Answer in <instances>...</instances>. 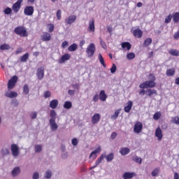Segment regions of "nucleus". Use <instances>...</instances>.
<instances>
[{"label":"nucleus","instance_id":"61","mask_svg":"<svg viewBox=\"0 0 179 179\" xmlns=\"http://www.w3.org/2000/svg\"><path fill=\"white\" fill-rule=\"evenodd\" d=\"M39 177H40V175L38 174V172H35V173H34V175H33L32 178H33V179H38Z\"/></svg>","mask_w":179,"mask_h":179},{"label":"nucleus","instance_id":"29","mask_svg":"<svg viewBox=\"0 0 179 179\" xmlns=\"http://www.w3.org/2000/svg\"><path fill=\"white\" fill-rule=\"evenodd\" d=\"M132 47V45H131V43L129 42H123L122 43V48L124 49H127V51H129V50H131V48Z\"/></svg>","mask_w":179,"mask_h":179},{"label":"nucleus","instance_id":"42","mask_svg":"<svg viewBox=\"0 0 179 179\" xmlns=\"http://www.w3.org/2000/svg\"><path fill=\"white\" fill-rule=\"evenodd\" d=\"M29 59V52L25 53L20 58L21 62H26Z\"/></svg>","mask_w":179,"mask_h":179},{"label":"nucleus","instance_id":"19","mask_svg":"<svg viewBox=\"0 0 179 179\" xmlns=\"http://www.w3.org/2000/svg\"><path fill=\"white\" fill-rule=\"evenodd\" d=\"M88 30L90 31H92V33H94L95 27H94V19H92L89 21V27Z\"/></svg>","mask_w":179,"mask_h":179},{"label":"nucleus","instance_id":"32","mask_svg":"<svg viewBox=\"0 0 179 179\" xmlns=\"http://www.w3.org/2000/svg\"><path fill=\"white\" fill-rule=\"evenodd\" d=\"M63 107L64 108H66V110H70V108H72V102L69 101H66L64 102Z\"/></svg>","mask_w":179,"mask_h":179},{"label":"nucleus","instance_id":"30","mask_svg":"<svg viewBox=\"0 0 179 179\" xmlns=\"http://www.w3.org/2000/svg\"><path fill=\"white\" fill-rule=\"evenodd\" d=\"M172 19L173 23H179V13H174L172 15Z\"/></svg>","mask_w":179,"mask_h":179},{"label":"nucleus","instance_id":"48","mask_svg":"<svg viewBox=\"0 0 179 179\" xmlns=\"http://www.w3.org/2000/svg\"><path fill=\"white\" fill-rule=\"evenodd\" d=\"M62 11L61 10H58L56 13L57 20H61V19L62 18Z\"/></svg>","mask_w":179,"mask_h":179},{"label":"nucleus","instance_id":"40","mask_svg":"<svg viewBox=\"0 0 179 179\" xmlns=\"http://www.w3.org/2000/svg\"><path fill=\"white\" fill-rule=\"evenodd\" d=\"M171 122H172V124H176V125H179V117L178 116L173 117L171 120Z\"/></svg>","mask_w":179,"mask_h":179},{"label":"nucleus","instance_id":"16","mask_svg":"<svg viewBox=\"0 0 179 179\" xmlns=\"http://www.w3.org/2000/svg\"><path fill=\"white\" fill-rule=\"evenodd\" d=\"M100 114L95 113L92 117V123L94 124H98L99 121H100Z\"/></svg>","mask_w":179,"mask_h":179},{"label":"nucleus","instance_id":"36","mask_svg":"<svg viewBox=\"0 0 179 179\" xmlns=\"http://www.w3.org/2000/svg\"><path fill=\"white\" fill-rule=\"evenodd\" d=\"M161 117L162 113L160 111H157L153 115V120H155V121H158V120H160Z\"/></svg>","mask_w":179,"mask_h":179},{"label":"nucleus","instance_id":"53","mask_svg":"<svg viewBox=\"0 0 179 179\" xmlns=\"http://www.w3.org/2000/svg\"><path fill=\"white\" fill-rule=\"evenodd\" d=\"M115 71H117V66L113 64L112 67L110 68V72L111 73H115Z\"/></svg>","mask_w":179,"mask_h":179},{"label":"nucleus","instance_id":"18","mask_svg":"<svg viewBox=\"0 0 179 179\" xmlns=\"http://www.w3.org/2000/svg\"><path fill=\"white\" fill-rule=\"evenodd\" d=\"M49 122H50V128L52 131H57V129H58V124H57V123L55 122V120L52 119L49 120Z\"/></svg>","mask_w":179,"mask_h":179},{"label":"nucleus","instance_id":"14","mask_svg":"<svg viewBox=\"0 0 179 179\" xmlns=\"http://www.w3.org/2000/svg\"><path fill=\"white\" fill-rule=\"evenodd\" d=\"M134 177H136V173L134 172H125L122 176V178L126 179L134 178Z\"/></svg>","mask_w":179,"mask_h":179},{"label":"nucleus","instance_id":"8","mask_svg":"<svg viewBox=\"0 0 179 179\" xmlns=\"http://www.w3.org/2000/svg\"><path fill=\"white\" fill-rule=\"evenodd\" d=\"M24 13L26 16H32L34 13V7L31 6H26L24 9Z\"/></svg>","mask_w":179,"mask_h":179},{"label":"nucleus","instance_id":"64","mask_svg":"<svg viewBox=\"0 0 179 179\" xmlns=\"http://www.w3.org/2000/svg\"><path fill=\"white\" fill-rule=\"evenodd\" d=\"M66 47H68V41H66L62 42V48H66Z\"/></svg>","mask_w":179,"mask_h":179},{"label":"nucleus","instance_id":"45","mask_svg":"<svg viewBox=\"0 0 179 179\" xmlns=\"http://www.w3.org/2000/svg\"><path fill=\"white\" fill-rule=\"evenodd\" d=\"M41 150H43V147L41 146V145H35L36 153H40V152H41Z\"/></svg>","mask_w":179,"mask_h":179},{"label":"nucleus","instance_id":"10","mask_svg":"<svg viewBox=\"0 0 179 179\" xmlns=\"http://www.w3.org/2000/svg\"><path fill=\"white\" fill-rule=\"evenodd\" d=\"M36 76L39 80H41L44 78V67H40L37 69Z\"/></svg>","mask_w":179,"mask_h":179},{"label":"nucleus","instance_id":"58","mask_svg":"<svg viewBox=\"0 0 179 179\" xmlns=\"http://www.w3.org/2000/svg\"><path fill=\"white\" fill-rule=\"evenodd\" d=\"M94 103H97L99 101V94H95L92 99Z\"/></svg>","mask_w":179,"mask_h":179},{"label":"nucleus","instance_id":"47","mask_svg":"<svg viewBox=\"0 0 179 179\" xmlns=\"http://www.w3.org/2000/svg\"><path fill=\"white\" fill-rule=\"evenodd\" d=\"M4 15H10L12 13V8L7 7L4 10H3Z\"/></svg>","mask_w":179,"mask_h":179},{"label":"nucleus","instance_id":"11","mask_svg":"<svg viewBox=\"0 0 179 179\" xmlns=\"http://www.w3.org/2000/svg\"><path fill=\"white\" fill-rule=\"evenodd\" d=\"M155 136L158 138V141H162L163 139V133L160 127H158L155 130Z\"/></svg>","mask_w":179,"mask_h":179},{"label":"nucleus","instance_id":"62","mask_svg":"<svg viewBox=\"0 0 179 179\" xmlns=\"http://www.w3.org/2000/svg\"><path fill=\"white\" fill-rule=\"evenodd\" d=\"M68 93L70 96H75V90H69Z\"/></svg>","mask_w":179,"mask_h":179},{"label":"nucleus","instance_id":"21","mask_svg":"<svg viewBox=\"0 0 179 179\" xmlns=\"http://www.w3.org/2000/svg\"><path fill=\"white\" fill-rule=\"evenodd\" d=\"M131 152V150L129 148H122L120 150V153L122 156H127Z\"/></svg>","mask_w":179,"mask_h":179},{"label":"nucleus","instance_id":"37","mask_svg":"<svg viewBox=\"0 0 179 179\" xmlns=\"http://www.w3.org/2000/svg\"><path fill=\"white\" fill-rule=\"evenodd\" d=\"M169 54H171V55H173V57H178L179 51L177 50L176 49H171L169 50Z\"/></svg>","mask_w":179,"mask_h":179},{"label":"nucleus","instance_id":"38","mask_svg":"<svg viewBox=\"0 0 179 179\" xmlns=\"http://www.w3.org/2000/svg\"><path fill=\"white\" fill-rule=\"evenodd\" d=\"M50 116L51 117L50 120H57V112H55L54 110H51L50 112Z\"/></svg>","mask_w":179,"mask_h":179},{"label":"nucleus","instance_id":"27","mask_svg":"<svg viewBox=\"0 0 179 179\" xmlns=\"http://www.w3.org/2000/svg\"><path fill=\"white\" fill-rule=\"evenodd\" d=\"M176 74V69L171 68V69H168L166 72V76H174Z\"/></svg>","mask_w":179,"mask_h":179},{"label":"nucleus","instance_id":"50","mask_svg":"<svg viewBox=\"0 0 179 179\" xmlns=\"http://www.w3.org/2000/svg\"><path fill=\"white\" fill-rule=\"evenodd\" d=\"M43 96L45 97V99H50V97L51 96V92L45 91L43 93Z\"/></svg>","mask_w":179,"mask_h":179},{"label":"nucleus","instance_id":"23","mask_svg":"<svg viewBox=\"0 0 179 179\" xmlns=\"http://www.w3.org/2000/svg\"><path fill=\"white\" fill-rule=\"evenodd\" d=\"M104 157H106V153L102 154L96 161L95 162V166L92 167V169H94L95 167H97V166H99V164H100V163H101V162H103Z\"/></svg>","mask_w":179,"mask_h":179},{"label":"nucleus","instance_id":"25","mask_svg":"<svg viewBox=\"0 0 179 179\" xmlns=\"http://www.w3.org/2000/svg\"><path fill=\"white\" fill-rule=\"evenodd\" d=\"M58 104H59V102L57 99H53L50 102L49 106L50 108H52L53 110H55V108H57V107H58Z\"/></svg>","mask_w":179,"mask_h":179},{"label":"nucleus","instance_id":"35","mask_svg":"<svg viewBox=\"0 0 179 179\" xmlns=\"http://www.w3.org/2000/svg\"><path fill=\"white\" fill-rule=\"evenodd\" d=\"M78 50V45L76 43H73L68 48V50L70 52L76 51Z\"/></svg>","mask_w":179,"mask_h":179},{"label":"nucleus","instance_id":"22","mask_svg":"<svg viewBox=\"0 0 179 179\" xmlns=\"http://www.w3.org/2000/svg\"><path fill=\"white\" fill-rule=\"evenodd\" d=\"M132 106H133V103L132 101H129L127 102V106H124V113H130L131 110H132Z\"/></svg>","mask_w":179,"mask_h":179},{"label":"nucleus","instance_id":"60","mask_svg":"<svg viewBox=\"0 0 179 179\" xmlns=\"http://www.w3.org/2000/svg\"><path fill=\"white\" fill-rule=\"evenodd\" d=\"M173 38H174V40L179 39V30L174 34Z\"/></svg>","mask_w":179,"mask_h":179},{"label":"nucleus","instance_id":"44","mask_svg":"<svg viewBox=\"0 0 179 179\" xmlns=\"http://www.w3.org/2000/svg\"><path fill=\"white\" fill-rule=\"evenodd\" d=\"M134 162H135L136 163H138V164H142V158L138 157V156H135L133 158Z\"/></svg>","mask_w":179,"mask_h":179},{"label":"nucleus","instance_id":"7","mask_svg":"<svg viewBox=\"0 0 179 179\" xmlns=\"http://www.w3.org/2000/svg\"><path fill=\"white\" fill-rule=\"evenodd\" d=\"M10 150H11L12 155H13V156H14V157H17V155H20L19 146H17V145H16V144L11 145Z\"/></svg>","mask_w":179,"mask_h":179},{"label":"nucleus","instance_id":"34","mask_svg":"<svg viewBox=\"0 0 179 179\" xmlns=\"http://www.w3.org/2000/svg\"><path fill=\"white\" fill-rule=\"evenodd\" d=\"M152 38H148L144 41V43L143 44V47H149L152 44Z\"/></svg>","mask_w":179,"mask_h":179},{"label":"nucleus","instance_id":"52","mask_svg":"<svg viewBox=\"0 0 179 179\" xmlns=\"http://www.w3.org/2000/svg\"><path fill=\"white\" fill-rule=\"evenodd\" d=\"M171 19H173V17L171 16V15L166 16L165 18V23L166 24L170 23V22H171Z\"/></svg>","mask_w":179,"mask_h":179},{"label":"nucleus","instance_id":"55","mask_svg":"<svg viewBox=\"0 0 179 179\" xmlns=\"http://www.w3.org/2000/svg\"><path fill=\"white\" fill-rule=\"evenodd\" d=\"M71 143H72V145H73V146H76V145H78V143H79V142L78 141V139L77 138H73L72 140H71Z\"/></svg>","mask_w":179,"mask_h":179},{"label":"nucleus","instance_id":"4","mask_svg":"<svg viewBox=\"0 0 179 179\" xmlns=\"http://www.w3.org/2000/svg\"><path fill=\"white\" fill-rule=\"evenodd\" d=\"M96 51V46L94 45V43H90L87 47L86 50V52L88 55L89 58H92L94 55V52Z\"/></svg>","mask_w":179,"mask_h":179},{"label":"nucleus","instance_id":"12","mask_svg":"<svg viewBox=\"0 0 179 179\" xmlns=\"http://www.w3.org/2000/svg\"><path fill=\"white\" fill-rule=\"evenodd\" d=\"M133 35L137 38H142V36H143V31H142L141 29H136L133 30Z\"/></svg>","mask_w":179,"mask_h":179},{"label":"nucleus","instance_id":"1","mask_svg":"<svg viewBox=\"0 0 179 179\" xmlns=\"http://www.w3.org/2000/svg\"><path fill=\"white\" fill-rule=\"evenodd\" d=\"M148 77L151 80L145 81L139 85L140 89H152L156 86V77L153 73L149 74Z\"/></svg>","mask_w":179,"mask_h":179},{"label":"nucleus","instance_id":"57","mask_svg":"<svg viewBox=\"0 0 179 179\" xmlns=\"http://www.w3.org/2000/svg\"><path fill=\"white\" fill-rule=\"evenodd\" d=\"M100 43L102 48H104V50H106L107 48V45L106 44V42H104L103 40H101Z\"/></svg>","mask_w":179,"mask_h":179},{"label":"nucleus","instance_id":"33","mask_svg":"<svg viewBox=\"0 0 179 179\" xmlns=\"http://www.w3.org/2000/svg\"><path fill=\"white\" fill-rule=\"evenodd\" d=\"M19 173H20V168H19V166L14 168L13 170L12 171L13 177H16V176H17Z\"/></svg>","mask_w":179,"mask_h":179},{"label":"nucleus","instance_id":"6","mask_svg":"<svg viewBox=\"0 0 179 179\" xmlns=\"http://www.w3.org/2000/svg\"><path fill=\"white\" fill-rule=\"evenodd\" d=\"M22 2L23 0H17L13 5V10L15 13H17L19 10H20V7L22 6Z\"/></svg>","mask_w":179,"mask_h":179},{"label":"nucleus","instance_id":"49","mask_svg":"<svg viewBox=\"0 0 179 179\" xmlns=\"http://www.w3.org/2000/svg\"><path fill=\"white\" fill-rule=\"evenodd\" d=\"M29 92V85H24L23 87V93H24V94H28Z\"/></svg>","mask_w":179,"mask_h":179},{"label":"nucleus","instance_id":"63","mask_svg":"<svg viewBox=\"0 0 179 179\" xmlns=\"http://www.w3.org/2000/svg\"><path fill=\"white\" fill-rule=\"evenodd\" d=\"M72 87L73 89H76L77 90H79L80 85L78 83L73 84Z\"/></svg>","mask_w":179,"mask_h":179},{"label":"nucleus","instance_id":"5","mask_svg":"<svg viewBox=\"0 0 179 179\" xmlns=\"http://www.w3.org/2000/svg\"><path fill=\"white\" fill-rule=\"evenodd\" d=\"M143 129V124L141 122H136L134 127V132L135 134H141Z\"/></svg>","mask_w":179,"mask_h":179},{"label":"nucleus","instance_id":"9","mask_svg":"<svg viewBox=\"0 0 179 179\" xmlns=\"http://www.w3.org/2000/svg\"><path fill=\"white\" fill-rule=\"evenodd\" d=\"M69 59H71V55L66 53L60 57L59 64H64V62H66V61H69Z\"/></svg>","mask_w":179,"mask_h":179},{"label":"nucleus","instance_id":"24","mask_svg":"<svg viewBox=\"0 0 179 179\" xmlns=\"http://www.w3.org/2000/svg\"><path fill=\"white\" fill-rule=\"evenodd\" d=\"M99 99L101 101H106L107 100V94H106V91L101 90L99 93Z\"/></svg>","mask_w":179,"mask_h":179},{"label":"nucleus","instance_id":"54","mask_svg":"<svg viewBox=\"0 0 179 179\" xmlns=\"http://www.w3.org/2000/svg\"><path fill=\"white\" fill-rule=\"evenodd\" d=\"M52 176V173H51V171H48L45 173V178H50Z\"/></svg>","mask_w":179,"mask_h":179},{"label":"nucleus","instance_id":"28","mask_svg":"<svg viewBox=\"0 0 179 179\" xmlns=\"http://www.w3.org/2000/svg\"><path fill=\"white\" fill-rule=\"evenodd\" d=\"M121 108L115 110L114 114L110 117L111 120H117L121 113Z\"/></svg>","mask_w":179,"mask_h":179},{"label":"nucleus","instance_id":"15","mask_svg":"<svg viewBox=\"0 0 179 179\" xmlns=\"http://www.w3.org/2000/svg\"><path fill=\"white\" fill-rule=\"evenodd\" d=\"M76 20V15H70L65 20L66 24H72Z\"/></svg>","mask_w":179,"mask_h":179},{"label":"nucleus","instance_id":"39","mask_svg":"<svg viewBox=\"0 0 179 179\" xmlns=\"http://www.w3.org/2000/svg\"><path fill=\"white\" fill-rule=\"evenodd\" d=\"M0 50H1V51H5V50H10V45H9L8 43H4L0 45Z\"/></svg>","mask_w":179,"mask_h":179},{"label":"nucleus","instance_id":"2","mask_svg":"<svg viewBox=\"0 0 179 179\" xmlns=\"http://www.w3.org/2000/svg\"><path fill=\"white\" fill-rule=\"evenodd\" d=\"M14 33L17 34V36H20V37H27L29 34L27 33V29L26 27L23 26H18L15 28Z\"/></svg>","mask_w":179,"mask_h":179},{"label":"nucleus","instance_id":"51","mask_svg":"<svg viewBox=\"0 0 179 179\" xmlns=\"http://www.w3.org/2000/svg\"><path fill=\"white\" fill-rule=\"evenodd\" d=\"M48 27L49 28V33H52V31H54V24H48Z\"/></svg>","mask_w":179,"mask_h":179},{"label":"nucleus","instance_id":"26","mask_svg":"<svg viewBox=\"0 0 179 179\" xmlns=\"http://www.w3.org/2000/svg\"><path fill=\"white\" fill-rule=\"evenodd\" d=\"M147 93V96H148L149 97H152V96H153V94H155V96H157V91L156 90H152V89H148L146 91Z\"/></svg>","mask_w":179,"mask_h":179},{"label":"nucleus","instance_id":"13","mask_svg":"<svg viewBox=\"0 0 179 179\" xmlns=\"http://www.w3.org/2000/svg\"><path fill=\"white\" fill-rule=\"evenodd\" d=\"M100 152H101V148L98 147L91 152L90 155V159H92V158L96 159L97 157V153H100Z\"/></svg>","mask_w":179,"mask_h":179},{"label":"nucleus","instance_id":"17","mask_svg":"<svg viewBox=\"0 0 179 179\" xmlns=\"http://www.w3.org/2000/svg\"><path fill=\"white\" fill-rule=\"evenodd\" d=\"M42 41H50L51 40V34L48 32H44L41 36Z\"/></svg>","mask_w":179,"mask_h":179},{"label":"nucleus","instance_id":"3","mask_svg":"<svg viewBox=\"0 0 179 179\" xmlns=\"http://www.w3.org/2000/svg\"><path fill=\"white\" fill-rule=\"evenodd\" d=\"M18 78L17 76H13L11 77L8 82V89L9 90H11V89H13L15 86H16V83H17Z\"/></svg>","mask_w":179,"mask_h":179},{"label":"nucleus","instance_id":"31","mask_svg":"<svg viewBox=\"0 0 179 179\" xmlns=\"http://www.w3.org/2000/svg\"><path fill=\"white\" fill-rule=\"evenodd\" d=\"M98 59L100 64H101L103 68H106L107 66L106 65V62H104V58L103 57V55H101V53L99 54Z\"/></svg>","mask_w":179,"mask_h":179},{"label":"nucleus","instance_id":"43","mask_svg":"<svg viewBox=\"0 0 179 179\" xmlns=\"http://www.w3.org/2000/svg\"><path fill=\"white\" fill-rule=\"evenodd\" d=\"M160 173V169L159 168H155L152 172V177H157V176Z\"/></svg>","mask_w":179,"mask_h":179},{"label":"nucleus","instance_id":"41","mask_svg":"<svg viewBox=\"0 0 179 179\" xmlns=\"http://www.w3.org/2000/svg\"><path fill=\"white\" fill-rule=\"evenodd\" d=\"M107 162H113V159H114V153H110L108 155L105 156Z\"/></svg>","mask_w":179,"mask_h":179},{"label":"nucleus","instance_id":"56","mask_svg":"<svg viewBox=\"0 0 179 179\" xmlns=\"http://www.w3.org/2000/svg\"><path fill=\"white\" fill-rule=\"evenodd\" d=\"M2 155H9V150L8 148H3L1 150Z\"/></svg>","mask_w":179,"mask_h":179},{"label":"nucleus","instance_id":"59","mask_svg":"<svg viewBox=\"0 0 179 179\" xmlns=\"http://www.w3.org/2000/svg\"><path fill=\"white\" fill-rule=\"evenodd\" d=\"M31 120H34V119L37 118V113L32 112L31 114Z\"/></svg>","mask_w":179,"mask_h":179},{"label":"nucleus","instance_id":"20","mask_svg":"<svg viewBox=\"0 0 179 179\" xmlns=\"http://www.w3.org/2000/svg\"><path fill=\"white\" fill-rule=\"evenodd\" d=\"M6 97H8L9 99H13L15 97H17V92L15 91H10V92H6L5 94Z\"/></svg>","mask_w":179,"mask_h":179},{"label":"nucleus","instance_id":"46","mask_svg":"<svg viewBox=\"0 0 179 179\" xmlns=\"http://www.w3.org/2000/svg\"><path fill=\"white\" fill-rule=\"evenodd\" d=\"M127 58L129 60L134 59L135 58V53L134 52H129L127 55Z\"/></svg>","mask_w":179,"mask_h":179}]
</instances>
